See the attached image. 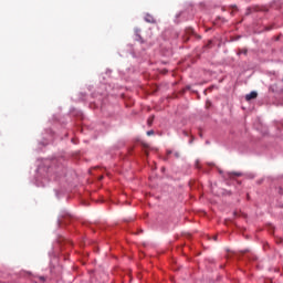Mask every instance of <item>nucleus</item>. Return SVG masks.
I'll return each mask as SVG.
<instances>
[{
	"mask_svg": "<svg viewBox=\"0 0 283 283\" xmlns=\"http://www.w3.org/2000/svg\"><path fill=\"white\" fill-rule=\"evenodd\" d=\"M255 98H258V92H255V91H252L251 93L245 95V101H253Z\"/></svg>",
	"mask_w": 283,
	"mask_h": 283,
	"instance_id": "obj_1",
	"label": "nucleus"
},
{
	"mask_svg": "<svg viewBox=\"0 0 283 283\" xmlns=\"http://www.w3.org/2000/svg\"><path fill=\"white\" fill-rule=\"evenodd\" d=\"M145 21H146V23H156V19L154 18V15H151L149 13H147L145 15Z\"/></svg>",
	"mask_w": 283,
	"mask_h": 283,
	"instance_id": "obj_2",
	"label": "nucleus"
},
{
	"mask_svg": "<svg viewBox=\"0 0 283 283\" xmlns=\"http://www.w3.org/2000/svg\"><path fill=\"white\" fill-rule=\"evenodd\" d=\"M147 125L149 127H151V125H154V115H151L148 119H147Z\"/></svg>",
	"mask_w": 283,
	"mask_h": 283,
	"instance_id": "obj_3",
	"label": "nucleus"
},
{
	"mask_svg": "<svg viewBox=\"0 0 283 283\" xmlns=\"http://www.w3.org/2000/svg\"><path fill=\"white\" fill-rule=\"evenodd\" d=\"M229 176L230 178H233V176H237V178H240V176H242V172H230Z\"/></svg>",
	"mask_w": 283,
	"mask_h": 283,
	"instance_id": "obj_4",
	"label": "nucleus"
},
{
	"mask_svg": "<svg viewBox=\"0 0 283 283\" xmlns=\"http://www.w3.org/2000/svg\"><path fill=\"white\" fill-rule=\"evenodd\" d=\"M247 53H248V50H247V49H241V50H239V52H238V54H244V55H247Z\"/></svg>",
	"mask_w": 283,
	"mask_h": 283,
	"instance_id": "obj_5",
	"label": "nucleus"
},
{
	"mask_svg": "<svg viewBox=\"0 0 283 283\" xmlns=\"http://www.w3.org/2000/svg\"><path fill=\"white\" fill-rule=\"evenodd\" d=\"M174 156H175V158H179L180 157V153L179 151H175Z\"/></svg>",
	"mask_w": 283,
	"mask_h": 283,
	"instance_id": "obj_6",
	"label": "nucleus"
},
{
	"mask_svg": "<svg viewBox=\"0 0 283 283\" xmlns=\"http://www.w3.org/2000/svg\"><path fill=\"white\" fill-rule=\"evenodd\" d=\"M147 136H154V130H148Z\"/></svg>",
	"mask_w": 283,
	"mask_h": 283,
	"instance_id": "obj_7",
	"label": "nucleus"
},
{
	"mask_svg": "<svg viewBox=\"0 0 283 283\" xmlns=\"http://www.w3.org/2000/svg\"><path fill=\"white\" fill-rule=\"evenodd\" d=\"M213 241H214V242L218 241V235H214V237H213Z\"/></svg>",
	"mask_w": 283,
	"mask_h": 283,
	"instance_id": "obj_8",
	"label": "nucleus"
},
{
	"mask_svg": "<svg viewBox=\"0 0 283 283\" xmlns=\"http://www.w3.org/2000/svg\"><path fill=\"white\" fill-rule=\"evenodd\" d=\"M170 154H172V151H171V150H168V151H167V155L169 156Z\"/></svg>",
	"mask_w": 283,
	"mask_h": 283,
	"instance_id": "obj_9",
	"label": "nucleus"
}]
</instances>
